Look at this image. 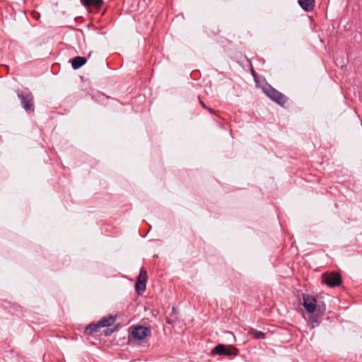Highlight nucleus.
Returning a JSON list of instances; mask_svg holds the SVG:
<instances>
[{
    "instance_id": "f257e3e1",
    "label": "nucleus",
    "mask_w": 362,
    "mask_h": 362,
    "mask_svg": "<svg viewBox=\"0 0 362 362\" xmlns=\"http://www.w3.org/2000/svg\"><path fill=\"white\" fill-rule=\"evenodd\" d=\"M21 105L27 114H34L35 102L32 92L28 88H18L15 90Z\"/></svg>"
},
{
    "instance_id": "f03ea898",
    "label": "nucleus",
    "mask_w": 362,
    "mask_h": 362,
    "mask_svg": "<svg viewBox=\"0 0 362 362\" xmlns=\"http://www.w3.org/2000/svg\"><path fill=\"white\" fill-rule=\"evenodd\" d=\"M303 305L308 313L317 312L318 315H324L325 313V305L317 304V299L311 295L303 294Z\"/></svg>"
},
{
    "instance_id": "7ed1b4c3",
    "label": "nucleus",
    "mask_w": 362,
    "mask_h": 362,
    "mask_svg": "<svg viewBox=\"0 0 362 362\" xmlns=\"http://www.w3.org/2000/svg\"><path fill=\"white\" fill-rule=\"evenodd\" d=\"M264 92L268 98L281 106L286 104L288 100V98L285 95L271 86L264 88Z\"/></svg>"
},
{
    "instance_id": "20e7f679",
    "label": "nucleus",
    "mask_w": 362,
    "mask_h": 362,
    "mask_svg": "<svg viewBox=\"0 0 362 362\" xmlns=\"http://www.w3.org/2000/svg\"><path fill=\"white\" fill-rule=\"evenodd\" d=\"M322 282L330 288L337 287L341 284V276L338 273L324 274L322 276Z\"/></svg>"
},
{
    "instance_id": "39448f33",
    "label": "nucleus",
    "mask_w": 362,
    "mask_h": 362,
    "mask_svg": "<svg viewBox=\"0 0 362 362\" xmlns=\"http://www.w3.org/2000/svg\"><path fill=\"white\" fill-rule=\"evenodd\" d=\"M211 354L219 356H237L238 350L234 347H233V350H231L225 344H219L212 349Z\"/></svg>"
},
{
    "instance_id": "423d86ee",
    "label": "nucleus",
    "mask_w": 362,
    "mask_h": 362,
    "mask_svg": "<svg viewBox=\"0 0 362 362\" xmlns=\"http://www.w3.org/2000/svg\"><path fill=\"white\" fill-rule=\"evenodd\" d=\"M147 279L148 276L146 271L144 268H141L135 284V291L137 294L139 295L146 290Z\"/></svg>"
},
{
    "instance_id": "0eeeda50",
    "label": "nucleus",
    "mask_w": 362,
    "mask_h": 362,
    "mask_svg": "<svg viewBox=\"0 0 362 362\" xmlns=\"http://www.w3.org/2000/svg\"><path fill=\"white\" fill-rule=\"evenodd\" d=\"M150 333L151 330L148 327L144 325H137L133 328L132 335L134 339L140 341L144 339Z\"/></svg>"
},
{
    "instance_id": "6e6552de",
    "label": "nucleus",
    "mask_w": 362,
    "mask_h": 362,
    "mask_svg": "<svg viewBox=\"0 0 362 362\" xmlns=\"http://www.w3.org/2000/svg\"><path fill=\"white\" fill-rule=\"evenodd\" d=\"M69 62L71 64L73 69L76 70L86 64L87 59L85 57L77 56L70 60Z\"/></svg>"
},
{
    "instance_id": "1a4fd4ad",
    "label": "nucleus",
    "mask_w": 362,
    "mask_h": 362,
    "mask_svg": "<svg viewBox=\"0 0 362 362\" xmlns=\"http://www.w3.org/2000/svg\"><path fill=\"white\" fill-rule=\"evenodd\" d=\"M101 328L99 322H93L90 323L84 330V333L87 335H93L95 333H97L100 329Z\"/></svg>"
},
{
    "instance_id": "9d476101",
    "label": "nucleus",
    "mask_w": 362,
    "mask_h": 362,
    "mask_svg": "<svg viewBox=\"0 0 362 362\" xmlns=\"http://www.w3.org/2000/svg\"><path fill=\"white\" fill-rule=\"evenodd\" d=\"M298 3L301 8L307 12L312 11L315 6V0H298Z\"/></svg>"
},
{
    "instance_id": "9b49d317",
    "label": "nucleus",
    "mask_w": 362,
    "mask_h": 362,
    "mask_svg": "<svg viewBox=\"0 0 362 362\" xmlns=\"http://www.w3.org/2000/svg\"><path fill=\"white\" fill-rule=\"evenodd\" d=\"M116 320V316H113L112 315H108L103 317L100 320H99L100 325L101 328L103 327H108L112 325Z\"/></svg>"
},
{
    "instance_id": "f8f14e48",
    "label": "nucleus",
    "mask_w": 362,
    "mask_h": 362,
    "mask_svg": "<svg viewBox=\"0 0 362 362\" xmlns=\"http://www.w3.org/2000/svg\"><path fill=\"white\" fill-rule=\"evenodd\" d=\"M81 4L86 7L99 8L103 4V0H81Z\"/></svg>"
},
{
    "instance_id": "ddd939ff",
    "label": "nucleus",
    "mask_w": 362,
    "mask_h": 362,
    "mask_svg": "<svg viewBox=\"0 0 362 362\" xmlns=\"http://www.w3.org/2000/svg\"><path fill=\"white\" fill-rule=\"evenodd\" d=\"M92 98L95 101L98 102L105 105L107 104L106 102L110 99H111L112 100H115L114 98L107 96L102 93H98L96 95H93Z\"/></svg>"
},
{
    "instance_id": "4468645a",
    "label": "nucleus",
    "mask_w": 362,
    "mask_h": 362,
    "mask_svg": "<svg viewBox=\"0 0 362 362\" xmlns=\"http://www.w3.org/2000/svg\"><path fill=\"white\" fill-rule=\"evenodd\" d=\"M311 315L309 317V322L311 323V327L315 328L320 324L319 321V317L322 315H318L317 312H315L314 313H310Z\"/></svg>"
},
{
    "instance_id": "2eb2a0df",
    "label": "nucleus",
    "mask_w": 362,
    "mask_h": 362,
    "mask_svg": "<svg viewBox=\"0 0 362 362\" xmlns=\"http://www.w3.org/2000/svg\"><path fill=\"white\" fill-rule=\"evenodd\" d=\"M73 35L75 36L78 41V45H81V41H84V34L81 29H73Z\"/></svg>"
},
{
    "instance_id": "dca6fc26",
    "label": "nucleus",
    "mask_w": 362,
    "mask_h": 362,
    "mask_svg": "<svg viewBox=\"0 0 362 362\" xmlns=\"http://www.w3.org/2000/svg\"><path fill=\"white\" fill-rule=\"evenodd\" d=\"M250 334L255 339H262L265 338V333L262 331H258L254 329H252L249 332Z\"/></svg>"
},
{
    "instance_id": "f3484780",
    "label": "nucleus",
    "mask_w": 362,
    "mask_h": 362,
    "mask_svg": "<svg viewBox=\"0 0 362 362\" xmlns=\"http://www.w3.org/2000/svg\"><path fill=\"white\" fill-rule=\"evenodd\" d=\"M198 99H199V103L201 104V105L206 110H207L209 112L212 113L213 112V110L211 108L207 107L206 105V104L203 102V100L200 98V97H198Z\"/></svg>"
},
{
    "instance_id": "a211bd4d",
    "label": "nucleus",
    "mask_w": 362,
    "mask_h": 362,
    "mask_svg": "<svg viewBox=\"0 0 362 362\" xmlns=\"http://www.w3.org/2000/svg\"><path fill=\"white\" fill-rule=\"evenodd\" d=\"M250 71H251V74L252 75L254 79L257 81V74L256 73V71H255V69H253L252 66L251 65V67H250Z\"/></svg>"
},
{
    "instance_id": "6ab92c4d",
    "label": "nucleus",
    "mask_w": 362,
    "mask_h": 362,
    "mask_svg": "<svg viewBox=\"0 0 362 362\" xmlns=\"http://www.w3.org/2000/svg\"><path fill=\"white\" fill-rule=\"evenodd\" d=\"M165 322L168 325H173V320H172L169 317H165Z\"/></svg>"
},
{
    "instance_id": "aec40b11",
    "label": "nucleus",
    "mask_w": 362,
    "mask_h": 362,
    "mask_svg": "<svg viewBox=\"0 0 362 362\" xmlns=\"http://www.w3.org/2000/svg\"><path fill=\"white\" fill-rule=\"evenodd\" d=\"M113 331H114V329H112V330H110V332H109V330H108V329H106V330L105 331V336H108V335H110L111 333H112V332H113Z\"/></svg>"
},
{
    "instance_id": "412c9836",
    "label": "nucleus",
    "mask_w": 362,
    "mask_h": 362,
    "mask_svg": "<svg viewBox=\"0 0 362 362\" xmlns=\"http://www.w3.org/2000/svg\"><path fill=\"white\" fill-rule=\"evenodd\" d=\"M172 313H173V314H176L177 313V309L173 307L172 308Z\"/></svg>"
}]
</instances>
